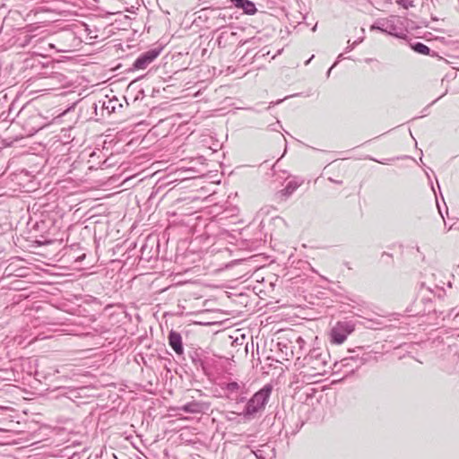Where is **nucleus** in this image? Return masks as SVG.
Segmentation results:
<instances>
[{
  "instance_id": "nucleus-7",
  "label": "nucleus",
  "mask_w": 459,
  "mask_h": 459,
  "mask_svg": "<svg viewBox=\"0 0 459 459\" xmlns=\"http://www.w3.org/2000/svg\"><path fill=\"white\" fill-rule=\"evenodd\" d=\"M169 344L172 350L178 354L182 355L184 352V347L182 342L181 334L174 330H171L169 333Z\"/></svg>"
},
{
  "instance_id": "nucleus-24",
  "label": "nucleus",
  "mask_w": 459,
  "mask_h": 459,
  "mask_svg": "<svg viewBox=\"0 0 459 459\" xmlns=\"http://www.w3.org/2000/svg\"><path fill=\"white\" fill-rule=\"evenodd\" d=\"M313 58L314 55L307 61H306L305 65H307Z\"/></svg>"
},
{
  "instance_id": "nucleus-2",
  "label": "nucleus",
  "mask_w": 459,
  "mask_h": 459,
  "mask_svg": "<svg viewBox=\"0 0 459 459\" xmlns=\"http://www.w3.org/2000/svg\"><path fill=\"white\" fill-rule=\"evenodd\" d=\"M330 356L319 348L313 349L303 359L304 367L311 375H324L326 373Z\"/></svg>"
},
{
  "instance_id": "nucleus-13",
  "label": "nucleus",
  "mask_w": 459,
  "mask_h": 459,
  "mask_svg": "<svg viewBox=\"0 0 459 459\" xmlns=\"http://www.w3.org/2000/svg\"><path fill=\"white\" fill-rule=\"evenodd\" d=\"M352 363V359H351V357H347L342 359L340 362H335L334 368L340 369L341 368L353 367L354 364Z\"/></svg>"
},
{
  "instance_id": "nucleus-14",
  "label": "nucleus",
  "mask_w": 459,
  "mask_h": 459,
  "mask_svg": "<svg viewBox=\"0 0 459 459\" xmlns=\"http://www.w3.org/2000/svg\"><path fill=\"white\" fill-rule=\"evenodd\" d=\"M190 358L195 366L203 365V360H202L200 354L197 351H195L193 353H191Z\"/></svg>"
},
{
  "instance_id": "nucleus-16",
  "label": "nucleus",
  "mask_w": 459,
  "mask_h": 459,
  "mask_svg": "<svg viewBox=\"0 0 459 459\" xmlns=\"http://www.w3.org/2000/svg\"><path fill=\"white\" fill-rule=\"evenodd\" d=\"M296 344L298 345L299 350H303L305 345V341L302 337H298L296 340Z\"/></svg>"
},
{
  "instance_id": "nucleus-12",
  "label": "nucleus",
  "mask_w": 459,
  "mask_h": 459,
  "mask_svg": "<svg viewBox=\"0 0 459 459\" xmlns=\"http://www.w3.org/2000/svg\"><path fill=\"white\" fill-rule=\"evenodd\" d=\"M373 359V356H372V353L371 352H364L360 357H359V363L357 364L356 366V369L359 368L361 366H363L364 364L369 362L371 359Z\"/></svg>"
},
{
  "instance_id": "nucleus-17",
  "label": "nucleus",
  "mask_w": 459,
  "mask_h": 459,
  "mask_svg": "<svg viewBox=\"0 0 459 459\" xmlns=\"http://www.w3.org/2000/svg\"><path fill=\"white\" fill-rule=\"evenodd\" d=\"M359 355H356V356H351V359H352V362L354 364V368L351 369V372H354V370L356 369V366L357 364L359 363Z\"/></svg>"
},
{
  "instance_id": "nucleus-28",
  "label": "nucleus",
  "mask_w": 459,
  "mask_h": 459,
  "mask_svg": "<svg viewBox=\"0 0 459 459\" xmlns=\"http://www.w3.org/2000/svg\"><path fill=\"white\" fill-rule=\"evenodd\" d=\"M410 0H401V2H409Z\"/></svg>"
},
{
  "instance_id": "nucleus-15",
  "label": "nucleus",
  "mask_w": 459,
  "mask_h": 459,
  "mask_svg": "<svg viewBox=\"0 0 459 459\" xmlns=\"http://www.w3.org/2000/svg\"><path fill=\"white\" fill-rule=\"evenodd\" d=\"M361 41H362V39H359V40H356V41H354L353 43H351V42H350V40H349V41H348V47L346 48V50H347V51H351V50H352V49L355 48V46H356L357 44H359V42H361Z\"/></svg>"
},
{
  "instance_id": "nucleus-20",
  "label": "nucleus",
  "mask_w": 459,
  "mask_h": 459,
  "mask_svg": "<svg viewBox=\"0 0 459 459\" xmlns=\"http://www.w3.org/2000/svg\"><path fill=\"white\" fill-rule=\"evenodd\" d=\"M235 412L230 411L226 414V420H234Z\"/></svg>"
},
{
  "instance_id": "nucleus-23",
  "label": "nucleus",
  "mask_w": 459,
  "mask_h": 459,
  "mask_svg": "<svg viewBox=\"0 0 459 459\" xmlns=\"http://www.w3.org/2000/svg\"><path fill=\"white\" fill-rule=\"evenodd\" d=\"M370 160H374V161H377V162H379V163H381V164H385V161L377 160L373 159V158H371Z\"/></svg>"
},
{
  "instance_id": "nucleus-6",
  "label": "nucleus",
  "mask_w": 459,
  "mask_h": 459,
  "mask_svg": "<svg viewBox=\"0 0 459 459\" xmlns=\"http://www.w3.org/2000/svg\"><path fill=\"white\" fill-rule=\"evenodd\" d=\"M209 408V405L204 402L192 400L176 408L177 411H182L186 413L198 414L204 412Z\"/></svg>"
},
{
  "instance_id": "nucleus-3",
  "label": "nucleus",
  "mask_w": 459,
  "mask_h": 459,
  "mask_svg": "<svg viewBox=\"0 0 459 459\" xmlns=\"http://www.w3.org/2000/svg\"><path fill=\"white\" fill-rule=\"evenodd\" d=\"M370 30H377L397 38H402L403 35V22L400 17L394 15L384 19H378L371 25Z\"/></svg>"
},
{
  "instance_id": "nucleus-27",
  "label": "nucleus",
  "mask_w": 459,
  "mask_h": 459,
  "mask_svg": "<svg viewBox=\"0 0 459 459\" xmlns=\"http://www.w3.org/2000/svg\"><path fill=\"white\" fill-rule=\"evenodd\" d=\"M404 6H406L407 2H402Z\"/></svg>"
},
{
  "instance_id": "nucleus-1",
  "label": "nucleus",
  "mask_w": 459,
  "mask_h": 459,
  "mask_svg": "<svg viewBox=\"0 0 459 459\" xmlns=\"http://www.w3.org/2000/svg\"><path fill=\"white\" fill-rule=\"evenodd\" d=\"M273 387L271 385H265L257 391L247 402L242 414L247 418H255L257 413L262 412L267 404Z\"/></svg>"
},
{
  "instance_id": "nucleus-5",
  "label": "nucleus",
  "mask_w": 459,
  "mask_h": 459,
  "mask_svg": "<svg viewBox=\"0 0 459 459\" xmlns=\"http://www.w3.org/2000/svg\"><path fill=\"white\" fill-rule=\"evenodd\" d=\"M160 53V50L152 49L139 56L133 64V69H145Z\"/></svg>"
},
{
  "instance_id": "nucleus-8",
  "label": "nucleus",
  "mask_w": 459,
  "mask_h": 459,
  "mask_svg": "<svg viewBox=\"0 0 459 459\" xmlns=\"http://www.w3.org/2000/svg\"><path fill=\"white\" fill-rule=\"evenodd\" d=\"M302 183L303 180H290L287 183L286 186L280 191V194L285 198H288L297 190L299 186L302 185Z\"/></svg>"
},
{
  "instance_id": "nucleus-18",
  "label": "nucleus",
  "mask_w": 459,
  "mask_h": 459,
  "mask_svg": "<svg viewBox=\"0 0 459 459\" xmlns=\"http://www.w3.org/2000/svg\"><path fill=\"white\" fill-rule=\"evenodd\" d=\"M230 399L234 400L237 403H242L247 400L246 396L243 395L237 396L236 398L232 396Z\"/></svg>"
},
{
  "instance_id": "nucleus-26",
  "label": "nucleus",
  "mask_w": 459,
  "mask_h": 459,
  "mask_svg": "<svg viewBox=\"0 0 459 459\" xmlns=\"http://www.w3.org/2000/svg\"><path fill=\"white\" fill-rule=\"evenodd\" d=\"M316 24L313 27L312 30L316 31Z\"/></svg>"
},
{
  "instance_id": "nucleus-21",
  "label": "nucleus",
  "mask_w": 459,
  "mask_h": 459,
  "mask_svg": "<svg viewBox=\"0 0 459 459\" xmlns=\"http://www.w3.org/2000/svg\"><path fill=\"white\" fill-rule=\"evenodd\" d=\"M259 453H261V452H260V451H257V452L255 453V456H256L258 459H264V458H263V455H259Z\"/></svg>"
},
{
  "instance_id": "nucleus-25",
  "label": "nucleus",
  "mask_w": 459,
  "mask_h": 459,
  "mask_svg": "<svg viewBox=\"0 0 459 459\" xmlns=\"http://www.w3.org/2000/svg\"><path fill=\"white\" fill-rule=\"evenodd\" d=\"M337 58L338 60L342 59V54H340Z\"/></svg>"
},
{
  "instance_id": "nucleus-9",
  "label": "nucleus",
  "mask_w": 459,
  "mask_h": 459,
  "mask_svg": "<svg viewBox=\"0 0 459 459\" xmlns=\"http://www.w3.org/2000/svg\"><path fill=\"white\" fill-rule=\"evenodd\" d=\"M241 387H244V385H240L238 382L235 381L226 384L224 390L228 392L227 397L229 399L231 398L232 394L238 393Z\"/></svg>"
},
{
  "instance_id": "nucleus-10",
  "label": "nucleus",
  "mask_w": 459,
  "mask_h": 459,
  "mask_svg": "<svg viewBox=\"0 0 459 459\" xmlns=\"http://www.w3.org/2000/svg\"><path fill=\"white\" fill-rule=\"evenodd\" d=\"M240 9L247 15H254L257 12L255 4L250 0H245Z\"/></svg>"
},
{
  "instance_id": "nucleus-11",
  "label": "nucleus",
  "mask_w": 459,
  "mask_h": 459,
  "mask_svg": "<svg viewBox=\"0 0 459 459\" xmlns=\"http://www.w3.org/2000/svg\"><path fill=\"white\" fill-rule=\"evenodd\" d=\"M411 48L415 52L421 54V55H429L430 52V48L427 45H425L421 42H417V43L411 45Z\"/></svg>"
},
{
  "instance_id": "nucleus-19",
  "label": "nucleus",
  "mask_w": 459,
  "mask_h": 459,
  "mask_svg": "<svg viewBox=\"0 0 459 459\" xmlns=\"http://www.w3.org/2000/svg\"><path fill=\"white\" fill-rule=\"evenodd\" d=\"M236 8L240 9L245 0H230Z\"/></svg>"
},
{
  "instance_id": "nucleus-22",
  "label": "nucleus",
  "mask_w": 459,
  "mask_h": 459,
  "mask_svg": "<svg viewBox=\"0 0 459 459\" xmlns=\"http://www.w3.org/2000/svg\"><path fill=\"white\" fill-rule=\"evenodd\" d=\"M336 64H337V63H334V64H333V66H332V67L327 71V76H329V75H330V74H331V71H332L333 67V66H335V65H336Z\"/></svg>"
},
{
  "instance_id": "nucleus-4",
  "label": "nucleus",
  "mask_w": 459,
  "mask_h": 459,
  "mask_svg": "<svg viewBox=\"0 0 459 459\" xmlns=\"http://www.w3.org/2000/svg\"><path fill=\"white\" fill-rule=\"evenodd\" d=\"M355 325L351 321H339L329 331L328 339L332 344L341 345L353 333Z\"/></svg>"
}]
</instances>
